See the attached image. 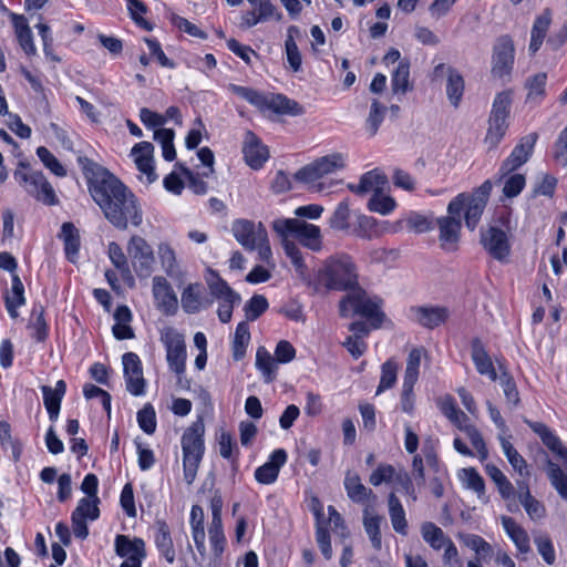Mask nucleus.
<instances>
[{
  "label": "nucleus",
  "instance_id": "680f3d73",
  "mask_svg": "<svg viewBox=\"0 0 567 567\" xmlns=\"http://www.w3.org/2000/svg\"><path fill=\"white\" fill-rule=\"evenodd\" d=\"M396 207V202L391 196L383 195L382 193L373 194L369 199L368 208L371 212L389 215Z\"/></svg>",
  "mask_w": 567,
  "mask_h": 567
},
{
  "label": "nucleus",
  "instance_id": "7ed1b4c3",
  "mask_svg": "<svg viewBox=\"0 0 567 567\" xmlns=\"http://www.w3.org/2000/svg\"><path fill=\"white\" fill-rule=\"evenodd\" d=\"M205 425L203 419H197L182 435L184 480L190 485L197 474L204 454Z\"/></svg>",
  "mask_w": 567,
  "mask_h": 567
},
{
  "label": "nucleus",
  "instance_id": "20e7f679",
  "mask_svg": "<svg viewBox=\"0 0 567 567\" xmlns=\"http://www.w3.org/2000/svg\"><path fill=\"white\" fill-rule=\"evenodd\" d=\"M339 312L343 318L362 316L371 320L373 328H379L384 318V313L381 311V300L369 297L364 290L358 287L340 300Z\"/></svg>",
  "mask_w": 567,
  "mask_h": 567
},
{
  "label": "nucleus",
  "instance_id": "864d4df0",
  "mask_svg": "<svg viewBox=\"0 0 567 567\" xmlns=\"http://www.w3.org/2000/svg\"><path fill=\"white\" fill-rule=\"evenodd\" d=\"M154 141L158 142L162 146L163 157L166 161H174L176 157V151L174 147L175 133L172 128H156L154 131Z\"/></svg>",
  "mask_w": 567,
  "mask_h": 567
},
{
  "label": "nucleus",
  "instance_id": "f3484780",
  "mask_svg": "<svg viewBox=\"0 0 567 567\" xmlns=\"http://www.w3.org/2000/svg\"><path fill=\"white\" fill-rule=\"evenodd\" d=\"M458 430L465 432L473 447L477 451L481 462L488 457V450L481 432L472 424H468V416L462 411L457 410L452 419H449Z\"/></svg>",
  "mask_w": 567,
  "mask_h": 567
},
{
  "label": "nucleus",
  "instance_id": "473e14b6",
  "mask_svg": "<svg viewBox=\"0 0 567 567\" xmlns=\"http://www.w3.org/2000/svg\"><path fill=\"white\" fill-rule=\"evenodd\" d=\"M155 544L168 564L175 561L176 553L168 525L164 520H156Z\"/></svg>",
  "mask_w": 567,
  "mask_h": 567
},
{
  "label": "nucleus",
  "instance_id": "58836bf2",
  "mask_svg": "<svg viewBox=\"0 0 567 567\" xmlns=\"http://www.w3.org/2000/svg\"><path fill=\"white\" fill-rule=\"evenodd\" d=\"M502 525L520 553H528L530 549L529 537L526 530L520 527L512 517L503 516Z\"/></svg>",
  "mask_w": 567,
  "mask_h": 567
},
{
  "label": "nucleus",
  "instance_id": "4d7b16f0",
  "mask_svg": "<svg viewBox=\"0 0 567 567\" xmlns=\"http://www.w3.org/2000/svg\"><path fill=\"white\" fill-rule=\"evenodd\" d=\"M460 478L463 483V485L472 489L477 494L478 497H482L485 493V483L483 477L478 474V472L473 468H463L460 473Z\"/></svg>",
  "mask_w": 567,
  "mask_h": 567
},
{
  "label": "nucleus",
  "instance_id": "f257e3e1",
  "mask_svg": "<svg viewBox=\"0 0 567 567\" xmlns=\"http://www.w3.org/2000/svg\"><path fill=\"white\" fill-rule=\"evenodd\" d=\"M80 163L92 174L89 177L90 192L105 218L121 230L127 229L130 224L138 227L143 212L135 195L113 174L89 158H80Z\"/></svg>",
  "mask_w": 567,
  "mask_h": 567
},
{
  "label": "nucleus",
  "instance_id": "bb28decb",
  "mask_svg": "<svg viewBox=\"0 0 567 567\" xmlns=\"http://www.w3.org/2000/svg\"><path fill=\"white\" fill-rule=\"evenodd\" d=\"M115 553L120 557L131 558H145V543L142 538H130L126 535H117L114 540Z\"/></svg>",
  "mask_w": 567,
  "mask_h": 567
},
{
  "label": "nucleus",
  "instance_id": "49530a36",
  "mask_svg": "<svg viewBox=\"0 0 567 567\" xmlns=\"http://www.w3.org/2000/svg\"><path fill=\"white\" fill-rule=\"evenodd\" d=\"M256 367L261 372L265 382L275 380L277 372V360L264 348L259 347L256 353Z\"/></svg>",
  "mask_w": 567,
  "mask_h": 567
},
{
  "label": "nucleus",
  "instance_id": "6e6552de",
  "mask_svg": "<svg viewBox=\"0 0 567 567\" xmlns=\"http://www.w3.org/2000/svg\"><path fill=\"white\" fill-rule=\"evenodd\" d=\"M14 176L25 190L38 200L48 205L56 204L54 189L42 172L27 171L24 168V171H17Z\"/></svg>",
  "mask_w": 567,
  "mask_h": 567
},
{
  "label": "nucleus",
  "instance_id": "423d86ee",
  "mask_svg": "<svg viewBox=\"0 0 567 567\" xmlns=\"http://www.w3.org/2000/svg\"><path fill=\"white\" fill-rule=\"evenodd\" d=\"M492 192V183L489 181H485L481 186L475 188L472 193H461L456 197L463 196L461 208H460V217L464 213V223L465 226L473 231L485 210L487 205L489 195Z\"/></svg>",
  "mask_w": 567,
  "mask_h": 567
},
{
  "label": "nucleus",
  "instance_id": "de8ad7c7",
  "mask_svg": "<svg viewBox=\"0 0 567 567\" xmlns=\"http://www.w3.org/2000/svg\"><path fill=\"white\" fill-rule=\"evenodd\" d=\"M497 363L501 370V374L497 380L499 381V385L503 389L507 403L515 408L520 401L516 383L503 364L499 361H497Z\"/></svg>",
  "mask_w": 567,
  "mask_h": 567
},
{
  "label": "nucleus",
  "instance_id": "ddd939ff",
  "mask_svg": "<svg viewBox=\"0 0 567 567\" xmlns=\"http://www.w3.org/2000/svg\"><path fill=\"white\" fill-rule=\"evenodd\" d=\"M536 141V133H530L519 140V143L514 147L509 156L503 162L499 168V174L502 177H506L508 174L519 168L529 159L533 154Z\"/></svg>",
  "mask_w": 567,
  "mask_h": 567
},
{
  "label": "nucleus",
  "instance_id": "9b49d317",
  "mask_svg": "<svg viewBox=\"0 0 567 567\" xmlns=\"http://www.w3.org/2000/svg\"><path fill=\"white\" fill-rule=\"evenodd\" d=\"M514 64V44L508 37L499 38L493 49L492 74L498 79L508 78Z\"/></svg>",
  "mask_w": 567,
  "mask_h": 567
},
{
  "label": "nucleus",
  "instance_id": "4c0bfd02",
  "mask_svg": "<svg viewBox=\"0 0 567 567\" xmlns=\"http://www.w3.org/2000/svg\"><path fill=\"white\" fill-rule=\"evenodd\" d=\"M421 535L423 540L433 549L441 550L452 539L432 522H425L421 525Z\"/></svg>",
  "mask_w": 567,
  "mask_h": 567
},
{
  "label": "nucleus",
  "instance_id": "72a5a7b5",
  "mask_svg": "<svg viewBox=\"0 0 567 567\" xmlns=\"http://www.w3.org/2000/svg\"><path fill=\"white\" fill-rule=\"evenodd\" d=\"M517 486L518 499L527 515L532 519L543 518L546 514L545 506L530 494L527 483L525 481H518Z\"/></svg>",
  "mask_w": 567,
  "mask_h": 567
},
{
  "label": "nucleus",
  "instance_id": "e433bc0d",
  "mask_svg": "<svg viewBox=\"0 0 567 567\" xmlns=\"http://www.w3.org/2000/svg\"><path fill=\"white\" fill-rule=\"evenodd\" d=\"M25 303L24 287L17 274L12 275L11 290L6 295V308L10 317L18 318V308Z\"/></svg>",
  "mask_w": 567,
  "mask_h": 567
},
{
  "label": "nucleus",
  "instance_id": "a19ab883",
  "mask_svg": "<svg viewBox=\"0 0 567 567\" xmlns=\"http://www.w3.org/2000/svg\"><path fill=\"white\" fill-rule=\"evenodd\" d=\"M351 234L365 239L378 237L381 234L379 230V221L371 216L355 213Z\"/></svg>",
  "mask_w": 567,
  "mask_h": 567
},
{
  "label": "nucleus",
  "instance_id": "bf43d9fd",
  "mask_svg": "<svg viewBox=\"0 0 567 567\" xmlns=\"http://www.w3.org/2000/svg\"><path fill=\"white\" fill-rule=\"evenodd\" d=\"M0 444L4 450H10L12 458L19 461L21 455V444L11 435V426L6 421H0Z\"/></svg>",
  "mask_w": 567,
  "mask_h": 567
},
{
  "label": "nucleus",
  "instance_id": "9d476101",
  "mask_svg": "<svg viewBox=\"0 0 567 567\" xmlns=\"http://www.w3.org/2000/svg\"><path fill=\"white\" fill-rule=\"evenodd\" d=\"M464 197H454L447 205V216L437 219L442 246L455 245L460 239L462 219L460 208Z\"/></svg>",
  "mask_w": 567,
  "mask_h": 567
},
{
  "label": "nucleus",
  "instance_id": "052dcab7",
  "mask_svg": "<svg viewBox=\"0 0 567 567\" xmlns=\"http://www.w3.org/2000/svg\"><path fill=\"white\" fill-rule=\"evenodd\" d=\"M524 422L540 437L543 444L549 450L560 442V439L545 423L533 422L527 419H524Z\"/></svg>",
  "mask_w": 567,
  "mask_h": 567
},
{
  "label": "nucleus",
  "instance_id": "5701e85b",
  "mask_svg": "<svg viewBox=\"0 0 567 567\" xmlns=\"http://www.w3.org/2000/svg\"><path fill=\"white\" fill-rule=\"evenodd\" d=\"M286 461V451L282 449L275 450L271 453L269 461L255 471V478L261 484L274 483L277 480L279 471Z\"/></svg>",
  "mask_w": 567,
  "mask_h": 567
},
{
  "label": "nucleus",
  "instance_id": "b1692460",
  "mask_svg": "<svg viewBox=\"0 0 567 567\" xmlns=\"http://www.w3.org/2000/svg\"><path fill=\"white\" fill-rule=\"evenodd\" d=\"M388 184L386 176L379 169H373L363 174L359 184H349L348 188L357 195H365L368 193H382Z\"/></svg>",
  "mask_w": 567,
  "mask_h": 567
},
{
  "label": "nucleus",
  "instance_id": "5fc2aeb1",
  "mask_svg": "<svg viewBox=\"0 0 567 567\" xmlns=\"http://www.w3.org/2000/svg\"><path fill=\"white\" fill-rule=\"evenodd\" d=\"M399 364L389 359L381 365V378L377 389V395L394 386L396 383Z\"/></svg>",
  "mask_w": 567,
  "mask_h": 567
},
{
  "label": "nucleus",
  "instance_id": "603ef678",
  "mask_svg": "<svg viewBox=\"0 0 567 567\" xmlns=\"http://www.w3.org/2000/svg\"><path fill=\"white\" fill-rule=\"evenodd\" d=\"M250 341V332L247 322L238 323L234 341H233V357L236 361L241 360L246 354L247 346Z\"/></svg>",
  "mask_w": 567,
  "mask_h": 567
},
{
  "label": "nucleus",
  "instance_id": "c85d7f7f",
  "mask_svg": "<svg viewBox=\"0 0 567 567\" xmlns=\"http://www.w3.org/2000/svg\"><path fill=\"white\" fill-rule=\"evenodd\" d=\"M357 212H351L349 207V200L344 199L338 204L332 215L328 219V224L331 229L351 233L353 227L352 219L354 220V214Z\"/></svg>",
  "mask_w": 567,
  "mask_h": 567
},
{
  "label": "nucleus",
  "instance_id": "7c9ffc66",
  "mask_svg": "<svg viewBox=\"0 0 567 567\" xmlns=\"http://www.w3.org/2000/svg\"><path fill=\"white\" fill-rule=\"evenodd\" d=\"M550 23L551 12L549 9L544 10L538 17H536L532 28L530 43L528 48L532 54H535L540 49Z\"/></svg>",
  "mask_w": 567,
  "mask_h": 567
},
{
  "label": "nucleus",
  "instance_id": "a18cd8bd",
  "mask_svg": "<svg viewBox=\"0 0 567 567\" xmlns=\"http://www.w3.org/2000/svg\"><path fill=\"white\" fill-rule=\"evenodd\" d=\"M157 254L164 271L169 277H179L182 275L177 262L175 250L167 243H161L157 247Z\"/></svg>",
  "mask_w": 567,
  "mask_h": 567
},
{
  "label": "nucleus",
  "instance_id": "e2e57ef3",
  "mask_svg": "<svg viewBox=\"0 0 567 567\" xmlns=\"http://www.w3.org/2000/svg\"><path fill=\"white\" fill-rule=\"evenodd\" d=\"M208 536L215 556L219 557L224 551V546L226 543L223 529V522H210L208 528Z\"/></svg>",
  "mask_w": 567,
  "mask_h": 567
},
{
  "label": "nucleus",
  "instance_id": "f8f14e48",
  "mask_svg": "<svg viewBox=\"0 0 567 567\" xmlns=\"http://www.w3.org/2000/svg\"><path fill=\"white\" fill-rule=\"evenodd\" d=\"M152 293L156 308L165 316H174L178 309V299L171 284L163 276L152 279Z\"/></svg>",
  "mask_w": 567,
  "mask_h": 567
},
{
  "label": "nucleus",
  "instance_id": "c03bdc74",
  "mask_svg": "<svg viewBox=\"0 0 567 567\" xmlns=\"http://www.w3.org/2000/svg\"><path fill=\"white\" fill-rule=\"evenodd\" d=\"M392 92L394 94H405L410 91V62L402 60L399 62L391 78Z\"/></svg>",
  "mask_w": 567,
  "mask_h": 567
},
{
  "label": "nucleus",
  "instance_id": "3c124183",
  "mask_svg": "<svg viewBox=\"0 0 567 567\" xmlns=\"http://www.w3.org/2000/svg\"><path fill=\"white\" fill-rule=\"evenodd\" d=\"M182 307L186 313H196L202 309L200 286L188 285L182 292Z\"/></svg>",
  "mask_w": 567,
  "mask_h": 567
},
{
  "label": "nucleus",
  "instance_id": "f704fd0d",
  "mask_svg": "<svg viewBox=\"0 0 567 567\" xmlns=\"http://www.w3.org/2000/svg\"><path fill=\"white\" fill-rule=\"evenodd\" d=\"M59 236L64 243V251L68 260L75 262L80 250L79 230L72 223H63Z\"/></svg>",
  "mask_w": 567,
  "mask_h": 567
},
{
  "label": "nucleus",
  "instance_id": "69168bd1",
  "mask_svg": "<svg viewBox=\"0 0 567 567\" xmlns=\"http://www.w3.org/2000/svg\"><path fill=\"white\" fill-rule=\"evenodd\" d=\"M385 110V106L381 105L378 100L372 101L371 110L365 122L367 130L371 136L377 134L379 126L384 118Z\"/></svg>",
  "mask_w": 567,
  "mask_h": 567
},
{
  "label": "nucleus",
  "instance_id": "79ce46f5",
  "mask_svg": "<svg viewBox=\"0 0 567 567\" xmlns=\"http://www.w3.org/2000/svg\"><path fill=\"white\" fill-rule=\"evenodd\" d=\"M389 505V515L391 519V524L393 529L400 535L408 534V522L405 518V511L400 502V499L395 496V494L391 493L388 498Z\"/></svg>",
  "mask_w": 567,
  "mask_h": 567
},
{
  "label": "nucleus",
  "instance_id": "aec40b11",
  "mask_svg": "<svg viewBox=\"0 0 567 567\" xmlns=\"http://www.w3.org/2000/svg\"><path fill=\"white\" fill-rule=\"evenodd\" d=\"M414 320L427 328L434 329L444 323L450 317V310L441 306H420L411 309Z\"/></svg>",
  "mask_w": 567,
  "mask_h": 567
},
{
  "label": "nucleus",
  "instance_id": "a211bd4d",
  "mask_svg": "<svg viewBox=\"0 0 567 567\" xmlns=\"http://www.w3.org/2000/svg\"><path fill=\"white\" fill-rule=\"evenodd\" d=\"M295 178L308 186V189L317 193H331V188L339 183L336 181H324V176L317 168L315 163L312 162L309 165L300 168L296 174Z\"/></svg>",
  "mask_w": 567,
  "mask_h": 567
},
{
  "label": "nucleus",
  "instance_id": "0eeeda50",
  "mask_svg": "<svg viewBox=\"0 0 567 567\" xmlns=\"http://www.w3.org/2000/svg\"><path fill=\"white\" fill-rule=\"evenodd\" d=\"M161 341L166 348V359L172 371L177 375L185 372L186 348L184 337L173 327L161 329Z\"/></svg>",
  "mask_w": 567,
  "mask_h": 567
},
{
  "label": "nucleus",
  "instance_id": "774afa93",
  "mask_svg": "<svg viewBox=\"0 0 567 567\" xmlns=\"http://www.w3.org/2000/svg\"><path fill=\"white\" fill-rule=\"evenodd\" d=\"M547 82V75L545 73H538L530 78L526 87L528 90L527 101H538L545 94V86Z\"/></svg>",
  "mask_w": 567,
  "mask_h": 567
},
{
  "label": "nucleus",
  "instance_id": "393cba45",
  "mask_svg": "<svg viewBox=\"0 0 567 567\" xmlns=\"http://www.w3.org/2000/svg\"><path fill=\"white\" fill-rule=\"evenodd\" d=\"M444 70H446L447 74V99L450 100L453 106L457 107L464 93V79L455 69L450 66L445 68L444 64L436 65L434 69V74L436 76H440L443 74Z\"/></svg>",
  "mask_w": 567,
  "mask_h": 567
},
{
  "label": "nucleus",
  "instance_id": "f03ea898",
  "mask_svg": "<svg viewBox=\"0 0 567 567\" xmlns=\"http://www.w3.org/2000/svg\"><path fill=\"white\" fill-rule=\"evenodd\" d=\"M358 268L353 259L347 254H336L322 261L319 266L313 286L316 291L353 290L359 286Z\"/></svg>",
  "mask_w": 567,
  "mask_h": 567
},
{
  "label": "nucleus",
  "instance_id": "6ab92c4d",
  "mask_svg": "<svg viewBox=\"0 0 567 567\" xmlns=\"http://www.w3.org/2000/svg\"><path fill=\"white\" fill-rule=\"evenodd\" d=\"M261 112L270 111L280 115L298 116L305 113V109L296 101L282 94H265Z\"/></svg>",
  "mask_w": 567,
  "mask_h": 567
},
{
  "label": "nucleus",
  "instance_id": "6e6d98bb",
  "mask_svg": "<svg viewBox=\"0 0 567 567\" xmlns=\"http://www.w3.org/2000/svg\"><path fill=\"white\" fill-rule=\"evenodd\" d=\"M313 163L324 177L346 166L344 156L341 153H332L322 156Z\"/></svg>",
  "mask_w": 567,
  "mask_h": 567
},
{
  "label": "nucleus",
  "instance_id": "ea45409f",
  "mask_svg": "<svg viewBox=\"0 0 567 567\" xmlns=\"http://www.w3.org/2000/svg\"><path fill=\"white\" fill-rule=\"evenodd\" d=\"M205 280L210 295L217 300L237 298V292H235L215 270L208 268L206 270Z\"/></svg>",
  "mask_w": 567,
  "mask_h": 567
},
{
  "label": "nucleus",
  "instance_id": "dca6fc26",
  "mask_svg": "<svg viewBox=\"0 0 567 567\" xmlns=\"http://www.w3.org/2000/svg\"><path fill=\"white\" fill-rule=\"evenodd\" d=\"M231 231L237 241L247 250H255V244L259 241V235L267 234L261 223L255 224L247 219L235 220Z\"/></svg>",
  "mask_w": 567,
  "mask_h": 567
},
{
  "label": "nucleus",
  "instance_id": "c9c22d12",
  "mask_svg": "<svg viewBox=\"0 0 567 567\" xmlns=\"http://www.w3.org/2000/svg\"><path fill=\"white\" fill-rule=\"evenodd\" d=\"M190 527L193 540L200 556H205V529H204V511L199 505H193L190 509Z\"/></svg>",
  "mask_w": 567,
  "mask_h": 567
},
{
  "label": "nucleus",
  "instance_id": "412c9836",
  "mask_svg": "<svg viewBox=\"0 0 567 567\" xmlns=\"http://www.w3.org/2000/svg\"><path fill=\"white\" fill-rule=\"evenodd\" d=\"M243 153L247 165L254 169L262 167L269 157L268 150L259 138L250 131L246 132Z\"/></svg>",
  "mask_w": 567,
  "mask_h": 567
},
{
  "label": "nucleus",
  "instance_id": "4468645a",
  "mask_svg": "<svg viewBox=\"0 0 567 567\" xmlns=\"http://www.w3.org/2000/svg\"><path fill=\"white\" fill-rule=\"evenodd\" d=\"M481 243L485 250L498 261H504L511 254L507 231L496 226H491L482 233Z\"/></svg>",
  "mask_w": 567,
  "mask_h": 567
},
{
  "label": "nucleus",
  "instance_id": "cd10ccee",
  "mask_svg": "<svg viewBox=\"0 0 567 567\" xmlns=\"http://www.w3.org/2000/svg\"><path fill=\"white\" fill-rule=\"evenodd\" d=\"M41 390L43 393L44 406L49 413V417L54 422L59 417L60 405L66 390V384L63 380H60L56 382L54 389L48 385H43Z\"/></svg>",
  "mask_w": 567,
  "mask_h": 567
},
{
  "label": "nucleus",
  "instance_id": "2f4dec72",
  "mask_svg": "<svg viewBox=\"0 0 567 567\" xmlns=\"http://www.w3.org/2000/svg\"><path fill=\"white\" fill-rule=\"evenodd\" d=\"M293 235H296L300 243L307 248L313 251L321 249V230L318 226L299 219Z\"/></svg>",
  "mask_w": 567,
  "mask_h": 567
},
{
  "label": "nucleus",
  "instance_id": "c756f323",
  "mask_svg": "<svg viewBox=\"0 0 567 567\" xmlns=\"http://www.w3.org/2000/svg\"><path fill=\"white\" fill-rule=\"evenodd\" d=\"M343 484L348 497L354 503H363L375 497L373 492L362 484L360 476L354 472H347Z\"/></svg>",
  "mask_w": 567,
  "mask_h": 567
},
{
  "label": "nucleus",
  "instance_id": "4be33fe9",
  "mask_svg": "<svg viewBox=\"0 0 567 567\" xmlns=\"http://www.w3.org/2000/svg\"><path fill=\"white\" fill-rule=\"evenodd\" d=\"M154 146L150 142H141L134 145L131 151L137 169L146 176L148 184L156 179V174L153 165Z\"/></svg>",
  "mask_w": 567,
  "mask_h": 567
},
{
  "label": "nucleus",
  "instance_id": "0e129e2a",
  "mask_svg": "<svg viewBox=\"0 0 567 567\" xmlns=\"http://www.w3.org/2000/svg\"><path fill=\"white\" fill-rule=\"evenodd\" d=\"M97 503L99 497H83L79 501L78 506L73 513L79 516H82V518L84 519L95 520L100 515Z\"/></svg>",
  "mask_w": 567,
  "mask_h": 567
},
{
  "label": "nucleus",
  "instance_id": "338daca9",
  "mask_svg": "<svg viewBox=\"0 0 567 567\" xmlns=\"http://www.w3.org/2000/svg\"><path fill=\"white\" fill-rule=\"evenodd\" d=\"M557 179L548 174H542L533 187V196L543 195L551 198L555 194Z\"/></svg>",
  "mask_w": 567,
  "mask_h": 567
},
{
  "label": "nucleus",
  "instance_id": "39448f33",
  "mask_svg": "<svg viewBox=\"0 0 567 567\" xmlns=\"http://www.w3.org/2000/svg\"><path fill=\"white\" fill-rule=\"evenodd\" d=\"M512 95L509 91L496 94L488 117V128L485 144L488 148H495L506 134L511 112Z\"/></svg>",
  "mask_w": 567,
  "mask_h": 567
},
{
  "label": "nucleus",
  "instance_id": "a878e982",
  "mask_svg": "<svg viewBox=\"0 0 567 567\" xmlns=\"http://www.w3.org/2000/svg\"><path fill=\"white\" fill-rule=\"evenodd\" d=\"M471 357L477 372L487 375L491 381H496L498 374L494 363L480 339H474L471 344Z\"/></svg>",
  "mask_w": 567,
  "mask_h": 567
},
{
  "label": "nucleus",
  "instance_id": "09e8293b",
  "mask_svg": "<svg viewBox=\"0 0 567 567\" xmlns=\"http://www.w3.org/2000/svg\"><path fill=\"white\" fill-rule=\"evenodd\" d=\"M425 354V349L422 347L413 348L408 358L404 371L403 383L415 384L419 379L420 367L422 357Z\"/></svg>",
  "mask_w": 567,
  "mask_h": 567
},
{
  "label": "nucleus",
  "instance_id": "8fccbe9b",
  "mask_svg": "<svg viewBox=\"0 0 567 567\" xmlns=\"http://www.w3.org/2000/svg\"><path fill=\"white\" fill-rule=\"evenodd\" d=\"M546 472L554 488L567 501V475L560 466L551 460L546 461Z\"/></svg>",
  "mask_w": 567,
  "mask_h": 567
},
{
  "label": "nucleus",
  "instance_id": "13d9d810",
  "mask_svg": "<svg viewBox=\"0 0 567 567\" xmlns=\"http://www.w3.org/2000/svg\"><path fill=\"white\" fill-rule=\"evenodd\" d=\"M228 90L239 96L240 99L247 101L255 107H257L259 111L262 110V103L265 102L264 93L254 90L251 87L236 85V84H229Z\"/></svg>",
  "mask_w": 567,
  "mask_h": 567
},
{
  "label": "nucleus",
  "instance_id": "1a4fd4ad",
  "mask_svg": "<svg viewBox=\"0 0 567 567\" xmlns=\"http://www.w3.org/2000/svg\"><path fill=\"white\" fill-rule=\"evenodd\" d=\"M127 252L136 275L141 278L150 277L155 264L151 245L143 237L135 235L127 244Z\"/></svg>",
  "mask_w": 567,
  "mask_h": 567
},
{
  "label": "nucleus",
  "instance_id": "37998d69",
  "mask_svg": "<svg viewBox=\"0 0 567 567\" xmlns=\"http://www.w3.org/2000/svg\"><path fill=\"white\" fill-rule=\"evenodd\" d=\"M382 520H383L382 516L370 512L369 508L364 509L363 527H364L367 535L370 538L372 547L375 550H380L382 547V539H381V533H380V525H381Z\"/></svg>",
  "mask_w": 567,
  "mask_h": 567
},
{
  "label": "nucleus",
  "instance_id": "2eb2a0df",
  "mask_svg": "<svg viewBox=\"0 0 567 567\" xmlns=\"http://www.w3.org/2000/svg\"><path fill=\"white\" fill-rule=\"evenodd\" d=\"M126 389L133 395L144 393L145 380L143 378L142 363L137 354L127 352L122 357Z\"/></svg>",
  "mask_w": 567,
  "mask_h": 567
}]
</instances>
